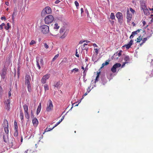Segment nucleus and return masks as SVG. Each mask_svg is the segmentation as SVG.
<instances>
[{
  "instance_id": "obj_27",
  "label": "nucleus",
  "mask_w": 153,
  "mask_h": 153,
  "mask_svg": "<svg viewBox=\"0 0 153 153\" xmlns=\"http://www.w3.org/2000/svg\"><path fill=\"white\" fill-rule=\"evenodd\" d=\"M17 14V10L15 8L12 14V16H16Z\"/></svg>"
},
{
  "instance_id": "obj_3",
  "label": "nucleus",
  "mask_w": 153,
  "mask_h": 153,
  "mask_svg": "<svg viewBox=\"0 0 153 153\" xmlns=\"http://www.w3.org/2000/svg\"><path fill=\"white\" fill-rule=\"evenodd\" d=\"M52 10L51 7L47 6L46 7L42 10V15L43 16H45L46 14H50Z\"/></svg>"
},
{
  "instance_id": "obj_23",
  "label": "nucleus",
  "mask_w": 153,
  "mask_h": 153,
  "mask_svg": "<svg viewBox=\"0 0 153 153\" xmlns=\"http://www.w3.org/2000/svg\"><path fill=\"white\" fill-rule=\"evenodd\" d=\"M130 60V58L129 56H127L125 57L124 59V60H125L126 62V63H128Z\"/></svg>"
},
{
  "instance_id": "obj_58",
  "label": "nucleus",
  "mask_w": 153,
  "mask_h": 153,
  "mask_svg": "<svg viewBox=\"0 0 153 153\" xmlns=\"http://www.w3.org/2000/svg\"><path fill=\"white\" fill-rule=\"evenodd\" d=\"M60 2V1L59 0H56V1L55 2V3L56 4H57L59 3Z\"/></svg>"
},
{
  "instance_id": "obj_42",
  "label": "nucleus",
  "mask_w": 153,
  "mask_h": 153,
  "mask_svg": "<svg viewBox=\"0 0 153 153\" xmlns=\"http://www.w3.org/2000/svg\"><path fill=\"white\" fill-rule=\"evenodd\" d=\"M32 150L31 149H27L26 151H25L24 153H31Z\"/></svg>"
},
{
  "instance_id": "obj_10",
  "label": "nucleus",
  "mask_w": 153,
  "mask_h": 153,
  "mask_svg": "<svg viewBox=\"0 0 153 153\" xmlns=\"http://www.w3.org/2000/svg\"><path fill=\"white\" fill-rule=\"evenodd\" d=\"M31 80V77L29 75H27L25 77V83L28 84L30 83V82Z\"/></svg>"
},
{
  "instance_id": "obj_19",
  "label": "nucleus",
  "mask_w": 153,
  "mask_h": 153,
  "mask_svg": "<svg viewBox=\"0 0 153 153\" xmlns=\"http://www.w3.org/2000/svg\"><path fill=\"white\" fill-rule=\"evenodd\" d=\"M41 103H40L38 107L37 111H36V114L37 115H38L41 111Z\"/></svg>"
},
{
  "instance_id": "obj_12",
  "label": "nucleus",
  "mask_w": 153,
  "mask_h": 153,
  "mask_svg": "<svg viewBox=\"0 0 153 153\" xmlns=\"http://www.w3.org/2000/svg\"><path fill=\"white\" fill-rule=\"evenodd\" d=\"M32 123L33 126L35 127H36L39 123L36 117H34L32 120Z\"/></svg>"
},
{
  "instance_id": "obj_37",
  "label": "nucleus",
  "mask_w": 153,
  "mask_h": 153,
  "mask_svg": "<svg viewBox=\"0 0 153 153\" xmlns=\"http://www.w3.org/2000/svg\"><path fill=\"white\" fill-rule=\"evenodd\" d=\"M59 54H57L52 59V61H53L54 60H55L59 56Z\"/></svg>"
},
{
  "instance_id": "obj_9",
  "label": "nucleus",
  "mask_w": 153,
  "mask_h": 153,
  "mask_svg": "<svg viewBox=\"0 0 153 153\" xmlns=\"http://www.w3.org/2000/svg\"><path fill=\"white\" fill-rule=\"evenodd\" d=\"M50 77V74H47L44 76L41 80L42 83L45 84L46 82V80L48 79Z\"/></svg>"
},
{
  "instance_id": "obj_34",
  "label": "nucleus",
  "mask_w": 153,
  "mask_h": 153,
  "mask_svg": "<svg viewBox=\"0 0 153 153\" xmlns=\"http://www.w3.org/2000/svg\"><path fill=\"white\" fill-rule=\"evenodd\" d=\"M131 45L129 43L127 44H126V45H124L123 47H126V48L127 49H129L130 47H131Z\"/></svg>"
},
{
  "instance_id": "obj_45",
  "label": "nucleus",
  "mask_w": 153,
  "mask_h": 153,
  "mask_svg": "<svg viewBox=\"0 0 153 153\" xmlns=\"http://www.w3.org/2000/svg\"><path fill=\"white\" fill-rule=\"evenodd\" d=\"M44 46L47 49L49 48L48 45L46 43H44Z\"/></svg>"
},
{
  "instance_id": "obj_50",
  "label": "nucleus",
  "mask_w": 153,
  "mask_h": 153,
  "mask_svg": "<svg viewBox=\"0 0 153 153\" xmlns=\"http://www.w3.org/2000/svg\"><path fill=\"white\" fill-rule=\"evenodd\" d=\"M95 50V52L96 53V54H97L98 53V49L97 48H95L94 49Z\"/></svg>"
},
{
  "instance_id": "obj_17",
  "label": "nucleus",
  "mask_w": 153,
  "mask_h": 153,
  "mask_svg": "<svg viewBox=\"0 0 153 153\" xmlns=\"http://www.w3.org/2000/svg\"><path fill=\"white\" fill-rule=\"evenodd\" d=\"M140 7L141 10H143L144 9L146 8L147 7L143 1L141 2L140 4Z\"/></svg>"
},
{
  "instance_id": "obj_54",
  "label": "nucleus",
  "mask_w": 153,
  "mask_h": 153,
  "mask_svg": "<svg viewBox=\"0 0 153 153\" xmlns=\"http://www.w3.org/2000/svg\"><path fill=\"white\" fill-rule=\"evenodd\" d=\"M4 27L5 29L6 30H8L9 29V27H7V26H6L5 24V26H4Z\"/></svg>"
},
{
  "instance_id": "obj_64",
  "label": "nucleus",
  "mask_w": 153,
  "mask_h": 153,
  "mask_svg": "<svg viewBox=\"0 0 153 153\" xmlns=\"http://www.w3.org/2000/svg\"><path fill=\"white\" fill-rule=\"evenodd\" d=\"M142 23L144 26L146 24V22L145 21H142Z\"/></svg>"
},
{
  "instance_id": "obj_11",
  "label": "nucleus",
  "mask_w": 153,
  "mask_h": 153,
  "mask_svg": "<svg viewBox=\"0 0 153 153\" xmlns=\"http://www.w3.org/2000/svg\"><path fill=\"white\" fill-rule=\"evenodd\" d=\"M7 69L5 67L3 68L2 70V72L1 74V76L2 78L4 79L6 74Z\"/></svg>"
},
{
  "instance_id": "obj_30",
  "label": "nucleus",
  "mask_w": 153,
  "mask_h": 153,
  "mask_svg": "<svg viewBox=\"0 0 153 153\" xmlns=\"http://www.w3.org/2000/svg\"><path fill=\"white\" fill-rule=\"evenodd\" d=\"M25 117L27 119H29V116L28 114V112H25Z\"/></svg>"
},
{
  "instance_id": "obj_35",
  "label": "nucleus",
  "mask_w": 153,
  "mask_h": 153,
  "mask_svg": "<svg viewBox=\"0 0 153 153\" xmlns=\"http://www.w3.org/2000/svg\"><path fill=\"white\" fill-rule=\"evenodd\" d=\"M79 71V69L77 68H75L71 70V73H73L74 72H78Z\"/></svg>"
},
{
  "instance_id": "obj_62",
  "label": "nucleus",
  "mask_w": 153,
  "mask_h": 153,
  "mask_svg": "<svg viewBox=\"0 0 153 153\" xmlns=\"http://www.w3.org/2000/svg\"><path fill=\"white\" fill-rule=\"evenodd\" d=\"M59 124V123L58 122L53 127V128H54L55 127H56L57 126H58Z\"/></svg>"
},
{
  "instance_id": "obj_52",
  "label": "nucleus",
  "mask_w": 153,
  "mask_h": 153,
  "mask_svg": "<svg viewBox=\"0 0 153 153\" xmlns=\"http://www.w3.org/2000/svg\"><path fill=\"white\" fill-rule=\"evenodd\" d=\"M99 76H97L96 79H95V82H96L98 81V79L99 78Z\"/></svg>"
},
{
  "instance_id": "obj_63",
  "label": "nucleus",
  "mask_w": 153,
  "mask_h": 153,
  "mask_svg": "<svg viewBox=\"0 0 153 153\" xmlns=\"http://www.w3.org/2000/svg\"><path fill=\"white\" fill-rule=\"evenodd\" d=\"M14 124L15 126H17V123L16 120L14 121Z\"/></svg>"
},
{
  "instance_id": "obj_13",
  "label": "nucleus",
  "mask_w": 153,
  "mask_h": 153,
  "mask_svg": "<svg viewBox=\"0 0 153 153\" xmlns=\"http://www.w3.org/2000/svg\"><path fill=\"white\" fill-rule=\"evenodd\" d=\"M141 29H138L137 30L133 32L131 34L130 36V39H132L134 37V35H135L136 34H137L138 33H139L140 30H141Z\"/></svg>"
},
{
  "instance_id": "obj_51",
  "label": "nucleus",
  "mask_w": 153,
  "mask_h": 153,
  "mask_svg": "<svg viewBox=\"0 0 153 153\" xmlns=\"http://www.w3.org/2000/svg\"><path fill=\"white\" fill-rule=\"evenodd\" d=\"M122 52V51H120L118 53V56L119 57L121 55Z\"/></svg>"
},
{
  "instance_id": "obj_47",
  "label": "nucleus",
  "mask_w": 153,
  "mask_h": 153,
  "mask_svg": "<svg viewBox=\"0 0 153 153\" xmlns=\"http://www.w3.org/2000/svg\"><path fill=\"white\" fill-rule=\"evenodd\" d=\"M74 3L76 7H77L79 6V4L77 1H75Z\"/></svg>"
},
{
  "instance_id": "obj_39",
  "label": "nucleus",
  "mask_w": 153,
  "mask_h": 153,
  "mask_svg": "<svg viewBox=\"0 0 153 153\" xmlns=\"http://www.w3.org/2000/svg\"><path fill=\"white\" fill-rule=\"evenodd\" d=\"M35 44H36V42L34 40H32L30 43V45H32Z\"/></svg>"
},
{
  "instance_id": "obj_21",
  "label": "nucleus",
  "mask_w": 153,
  "mask_h": 153,
  "mask_svg": "<svg viewBox=\"0 0 153 153\" xmlns=\"http://www.w3.org/2000/svg\"><path fill=\"white\" fill-rule=\"evenodd\" d=\"M23 106L24 110V112H28V107L27 105L25 104L23 105Z\"/></svg>"
},
{
  "instance_id": "obj_38",
  "label": "nucleus",
  "mask_w": 153,
  "mask_h": 153,
  "mask_svg": "<svg viewBox=\"0 0 153 153\" xmlns=\"http://www.w3.org/2000/svg\"><path fill=\"white\" fill-rule=\"evenodd\" d=\"M137 42H140V41L142 39L141 37V36H139L138 37L137 39Z\"/></svg>"
},
{
  "instance_id": "obj_57",
  "label": "nucleus",
  "mask_w": 153,
  "mask_h": 153,
  "mask_svg": "<svg viewBox=\"0 0 153 153\" xmlns=\"http://www.w3.org/2000/svg\"><path fill=\"white\" fill-rule=\"evenodd\" d=\"M151 72V74L150 75V76L151 77H152L153 76V70Z\"/></svg>"
},
{
  "instance_id": "obj_32",
  "label": "nucleus",
  "mask_w": 153,
  "mask_h": 153,
  "mask_svg": "<svg viewBox=\"0 0 153 153\" xmlns=\"http://www.w3.org/2000/svg\"><path fill=\"white\" fill-rule=\"evenodd\" d=\"M44 88L45 91H48L49 90V88L48 84H45L44 86Z\"/></svg>"
},
{
  "instance_id": "obj_25",
  "label": "nucleus",
  "mask_w": 153,
  "mask_h": 153,
  "mask_svg": "<svg viewBox=\"0 0 153 153\" xmlns=\"http://www.w3.org/2000/svg\"><path fill=\"white\" fill-rule=\"evenodd\" d=\"M109 61H106L105 63H103L102 65V66L101 67V68H102L104 67L105 66L109 64Z\"/></svg>"
},
{
  "instance_id": "obj_60",
  "label": "nucleus",
  "mask_w": 153,
  "mask_h": 153,
  "mask_svg": "<svg viewBox=\"0 0 153 153\" xmlns=\"http://www.w3.org/2000/svg\"><path fill=\"white\" fill-rule=\"evenodd\" d=\"M1 19L2 20L4 19V20H6V18L5 16H3L1 17Z\"/></svg>"
},
{
  "instance_id": "obj_2",
  "label": "nucleus",
  "mask_w": 153,
  "mask_h": 153,
  "mask_svg": "<svg viewBox=\"0 0 153 153\" xmlns=\"http://www.w3.org/2000/svg\"><path fill=\"white\" fill-rule=\"evenodd\" d=\"M54 17L52 15H49L45 18L44 21L46 24L48 25L51 23L54 20Z\"/></svg>"
},
{
  "instance_id": "obj_40",
  "label": "nucleus",
  "mask_w": 153,
  "mask_h": 153,
  "mask_svg": "<svg viewBox=\"0 0 153 153\" xmlns=\"http://www.w3.org/2000/svg\"><path fill=\"white\" fill-rule=\"evenodd\" d=\"M27 84V87L28 89V90L29 91H30V90L31 89V86L30 85V83Z\"/></svg>"
},
{
  "instance_id": "obj_53",
  "label": "nucleus",
  "mask_w": 153,
  "mask_h": 153,
  "mask_svg": "<svg viewBox=\"0 0 153 153\" xmlns=\"http://www.w3.org/2000/svg\"><path fill=\"white\" fill-rule=\"evenodd\" d=\"M133 41L132 40H131L129 42V44L131 45L133 44Z\"/></svg>"
},
{
  "instance_id": "obj_4",
  "label": "nucleus",
  "mask_w": 153,
  "mask_h": 153,
  "mask_svg": "<svg viewBox=\"0 0 153 153\" xmlns=\"http://www.w3.org/2000/svg\"><path fill=\"white\" fill-rule=\"evenodd\" d=\"M40 29L42 32L43 33L46 34L49 31V27L46 25H43L40 27Z\"/></svg>"
},
{
  "instance_id": "obj_46",
  "label": "nucleus",
  "mask_w": 153,
  "mask_h": 153,
  "mask_svg": "<svg viewBox=\"0 0 153 153\" xmlns=\"http://www.w3.org/2000/svg\"><path fill=\"white\" fill-rule=\"evenodd\" d=\"M67 61V59H63L61 63H63L66 62Z\"/></svg>"
},
{
  "instance_id": "obj_61",
  "label": "nucleus",
  "mask_w": 153,
  "mask_h": 153,
  "mask_svg": "<svg viewBox=\"0 0 153 153\" xmlns=\"http://www.w3.org/2000/svg\"><path fill=\"white\" fill-rule=\"evenodd\" d=\"M151 22H153V14L151 15Z\"/></svg>"
},
{
  "instance_id": "obj_48",
  "label": "nucleus",
  "mask_w": 153,
  "mask_h": 153,
  "mask_svg": "<svg viewBox=\"0 0 153 153\" xmlns=\"http://www.w3.org/2000/svg\"><path fill=\"white\" fill-rule=\"evenodd\" d=\"M148 37L146 38H143V39H142V40L143 42L144 43L147 40V39Z\"/></svg>"
},
{
  "instance_id": "obj_49",
  "label": "nucleus",
  "mask_w": 153,
  "mask_h": 153,
  "mask_svg": "<svg viewBox=\"0 0 153 153\" xmlns=\"http://www.w3.org/2000/svg\"><path fill=\"white\" fill-rule=\"evenodd\" d=\"M77 49H76V54H75V55L77 57H79V54L78 53V52H77Z\"/></svg>"
},
{
  "instance_id": "obj_33",
  "label": "nucleus",
  "mask_w": 153,
  "mask_h": 153,
  "mask_svg": "<svg viewBox=\"0 0 153 153\" xmlns=\"http://www.w3.org/2000/svg\"><path fill=\"white\" fill-rule=\"evenodd\" d=\"M4 129L5 133L6 134H8L9 132L8 127H5L4 128Z\"/></svg>"
},
{
  "instance_id": "obj_55",
  "label": "nucleus",
  "mask_w": 153,
  "mask_h": 153,
  "mask_svg": "<svg viewBox=\"0 0 153 153\" xmlns=\"http://www.w3.org/2000/svg\"><path fill=\"white\" fill-rule=\"evenodd\" d=\"M14 130L18 131V126H15Z\"/></svg>"
},
{
  "instance_id": "obj_15",
  "label": "nucleus",
  "mask_w": 153,
  "mask_h": 153,
  "mask_svg": "<svg viewBox=\"0 0 153 153\" xmlns=\"http://www.w3.org/2000/svg\"><path fill=\"white\" fill-rule=\"evenodd\" d=\"M62 85V83L60 81L57 82L55 85L54 87L57 88H60Z\"/></svg>"
},
{
  "instance_id": "obj_16",
  "label": "nucleus",
  "mask_w": 153,
  "mask_h": 153,
  "mask_svg": "<svg viewBox=\"0 0 153 153\" xmlns=\"http://www.w3.org/2000/svg\"><path fill=\"white\" fill-rule=\"evenodd\" d=\"M142 10L144 12V13L145 15H149L150 13L147 7Z\"/></svg>"
},
{
  "instance_id": "obj_24",
  "label": "nucleus",
  "mask_w": 153,
  "mask_h": 153,
  "mask_svg": "<svg viewBox=\"0 0 153 153\" xmlns=\"http://www.w3.org/2000/svg\"><path fill=\"white\" fill-rule=\"evenodd\" d=\"M59 26L57 24V23H56L54 24L53 29H56L57 30L59 28Z\"/></svg>"
},
{
  "instance_id": "obj_7",
  "label": "nucleus",
  "mask_w": 153,
  "mask_h": 153,
  "mask_svg": "<svg viewBox=\"0 0 153 153\" xmlns=\"http://www.w3.org/2000/svg\"><path fill=\"white\" fill-rule=\"evenodd\" d=\"M116 16L117 18L118 22L119 23L121 24L123 22V14L120 12H118L117 13Z\"/></svg>"
},
{
  "instance_id": "obj_22",
  "label": "nucleus",
  "mask_w": 153,
  "mask_h": 153,
  "mask_svg": "<svg viewBox=\"0 0 153 153\" xmlns=\"http://www.w3.org/2000/svg\"><path fill=\"white\" fill-rule=\"evenodd\" d=\"M3 138L4 139V141L6 143H7L8 142V138L7 137V136L6 135V136H5V135H3Z\"/></svg>"
},
{
  "instance_id": "obj_18",
  "label": "nucleus",
  "mask_w": 153,
  "mask_h": 153,
  "mask_svg": "<svg viewBox=\"0 0 153 153\" xmlns=\"http://www.w3.org/2000/svg\"><path fill=\"white\" fill-rule=\"evenodd\" d=\"M3 126L4 128L8 127V123L7 120L6 119H4L3 122Z\"/></svg>"
},
{
  "instance_id": "obj_43",
  "label": "nucleus",
  "mask_w": 153,
  "mask_h": 153,
  "mask_svg": "<svg viewBox=\"0 0 153 153\" xmlns=\"http://www.w3.org/2000/svg\"><path fill=\"white\" fill-rule=\"evenodd\" d=\"M4 26H5V24L4 23H2L1 25H0V29L2 30L3 29V27H4Z\"/></svg>"
},
{
  "instance_id": "obj_1",
  "label": "nucleus",
  "mask_w": 153,
  "mask_h": 153,
  "mask_svg": "<svg viewBox=\"0 0 153 153\" xmlns=\"http://www.w3.org/2000/svg\"><path fill=\"white\" fill-rule=\"evenodd\" d=\"M68 30H66V27L65 26H63L61 27L59 30V33H62L63 32L64 33L60 37V38L63 39L66 37L67 36L68 33Z\"/></svg>"
},
{
  "instance_id": "obj_6",
  "label": "nucleus",
  "mask_w": 153,
  "mask_h": 153,
  "mask_svg": "<svg viewBox=\"0 0 153 153\" xmlns=\"http://www.w3.org/2000/svg\"><path fill=\"white\" fill-rule=\"evenodd\" d=\"M121 66V64L120 63H116L114 65L111 69V71L113 73H115L116 72V69L120 67Z\"/></svg>"
},
{
  "instance_id": "obj_29",
  "label": "nucleus",
  "mask_w": 153,
  "mask_h": 153,
  "mask_svg": "<svg viewBox=\"0 0 153 153\" xmlns=\"http://www.w3.org/2000/svg\"><path fill=\"white\" fill-rule=\"evenodd\" d=\"M87 45V44L85 43L83 45V47L82 48V50H87L88 48L86 46Z\"/></svg>"
},
{
  "instance_id": "obj_44",
  "label": "nucleus",
  "mask_w": 153,
  "mask_h": 153,
  "mask_svg": "<svg viewBox=\"0 0 153 153\" xmlns=\"http://www.w3.org/2000/svg\"><path fill=\"white\" fill-rule=\"evenodd\" d=\"M39 62H40V64L41 65H43L44 62H43V60L42 59H41L40 60Z\"/></svg>"
},
{
  "instance_id": "obj_5",
  "label": "nucleus",
  "mask_w": 153,
  "mask_h": 153,
  "mask_svg": "<svg viewBox=\"0 0 153 153\" xmlns=\"http://www.w3.org/2000/svg\"><path fill=\"white\" fill-rule=\"evenodd\" d=\"M53 108V105L52 101L49 100L47 104L46 111L47 112H50L52 111Z\"/></svg>"
},
{
  "instance_id": "obj_28",
  "label": "nucleus",
  "mask_w": 153,
  "mask_h": 153,
  "mask_svg": "<svg viewBox=\"0 0 153 153\" xmlns=\"http://www.w3.org/2000/svg\"><path fill=\"white\" fill-rule=\"evenodd\" d=\"M53 128H47L45 130L44 132L43 133V134H44L46 132H48L51 131V130H52Z\"/></svg>"
},
{
  "instance_id": "obj_59",
  "label": "nucleus",
  "mask_w": 153,
  "mask_h": 153,
  "mask_svg": "<svg viewBox=\"0 0 153 153\" xmlns=\"http://www.w3.org/2000/svg\"><path fill=\"white\" fill-rule=\"evenodd\" d=\"M88 94V92H86L85 94H84V95L83 96V97L81 99H82L84 97L86 96Z\"/></svg>"
},
{
  "instance_id": "obj_14",
  "label": "nucleus",
  "mask_w": 153,
  "mask_h": 153,
  "mask_svg": "<svg viewBox=\"0 0 153 153\" xmlns=\"http://www.w3.org/2000/svg\"><path fill=\"white\" fill-rule=\"evenodd\" d=\"M5 104L6 105V107L7 109H9L10 108V101L9 99H7L4 102Z\"/></svg>"
},
{
  "instance_id": "obj_26",
  "label": "nucleus",
  "mask_w": 153,
  "mask_h": 153,
  "mask_svg": "<svg viewBox=\"0 0 153 153\" xmlns=\"http://www.w3.org/2000/svg\"><path fill=\"white\" fill-rule=\"evenodd\" d=\"M36 66L38 67L39 69L40 70L41 69V66L39 65V60L37 59H36Z\"/></svg>"
},
{
  "instance_id": "obj_8",
  "label": "nucleus",
  "mask_w": 153,
  "mask_h": 153,
  "mask_svg": "<svg viewBox=\"0 0 153 153\" xmlns=\"http://www.w3.org/2000/svg\"><path fill=\"white\" fill-rule=\"evenodd\" d=\"M132 13H130L129 9H127V22L128 23L130 22L132 17Z\"/></svg>"
},
{
  "instance_id": "obj_36",
  "label": "nucleus",
  "mask_w": 153,
  "mask_h": 153,
  "mask_svg": "<svg viewBox=\"0 0 153 153\" xmlns=\"http://www.w3.org/2000/svg\"><path fill=\"white\" fill-rule=\"evenodd\" d=\"M15 132L14 133V136L15 137H17L18 136V131L15 130Z\"/></svg>"
},
{
  "instance_id": "obj_56",
  "label": "nucleus",
  "mask_w": 153,
  "mask_h": 153,
  "mask_svg": "<svg viewBox=\"0 0 153 153\" xmlns=\"http://www.w3.org/2000/svg\"><path fill=\"white\" fill-rule=\"evenodd\" d=\"M109 21L111 22V24L113 25L114 23V22L113 21H111L110 20H109Z\"/></svg>"
},
{
  "instance_id": "obj_31",
  "label": "nucleus",
  "mask_w": 153,
  "mask_h": 153,
  "mask_svg": "<svg viewBox=\"0 0 153 153\" xmlns=\"http://www.w3.org/2000/svg\"><path fill=\"white\" fill-rule=\"evenodd\" d=\"M110 18L112 19H115V17L114 13H111L110 15Z\"/></svg>"
},
{
  "instance_id": "obj_41",
  "label": "nucleus",
  "mask_w": 153,
  "mask_h": 153,
  "mask_svg": "<svg viewBox=\"0 0 153 153\" xmlns=\"http://www.w3.org/2000/svg\"><path fill=\"white\" fill-rule=\"evenodd\" d=\"M129 11H130L132 14H134V13H135V11L132 8H130L129 10Z\"/></svg>"
},
{
  "instance_id": "obj_20",
  "label": "nucleus",
  "mask_w": 153,
  "mask_h": 153,
  "mask_svg": "<svg viewBox=\"0 0 153 153\" xmlns=\"http://www.w3.org/2000/svg\"><path fill=\"white\" fill-rule=\"evenodd\" d=\"M20 117L21 119L22 122H23V120L24 119V114L22 110H20Z\"/></svg>"
}]
</instances>
